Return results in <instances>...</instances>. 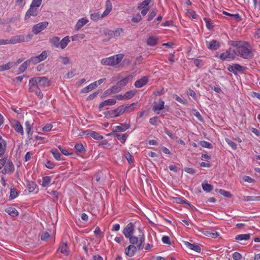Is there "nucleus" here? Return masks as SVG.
<instances>
[{
	"label": "nucleus",
	"instance_id": "obj_51",
	"mask_svg": "<svg viewBox=\"0 0 260 260\" xmlns=\"http://www.w3.org/2000/svg\"><path fill=\"white\" fill-rule=\"evenodd\" d=\"M59 58L62 60V63L64 65H67L71 63V60L68 57L60 56Z\"/></svg>",
	"mask_w": 260,
	"mask_h": 260
},
{
	"label": "nucleus",
	"instance_id": "obj_19",
	"mask_svg": "<svg viewBox=\"0 0 260 260\" xmlns=\"http://www.w3.org/2000/svg\"><path fill=\"white\" fill-rule=\"evenodd\" d=\"M68 249L69 248L67 242H62L59 244V249L61 253L64 254L66 255H69V251Z\"/></svg>",
	"mask_w": 260,
	"mask_h": 260
},
{
	"label": "nucleus",
	"instance_id": "obj_42",
	"mask_svg": "<svg viewBox=\"0 0 260 260\" xmlns=\"http://www.w3.org/2000/svg\"><path fill=\"white\" fill-rule=\"evenodd\" d=\"M29 64V60H26L20 66V67L19 68V72L21 73L24 72L26 70V69Z\"/></svg>",
	"mask_w": 260,
	"mask_h": 260
},
{
	"label": "nucleus",
	"instance_id": "obj_63",
	"mask_svg": "<svg viewBox=\"0 0 260 260\" xmlns=\"http://www.w3.org/2000/svg\"><path fill=\"white\" fill-rule=\"evenodd\" d=\"M52 124L50 123L47 124L42 128V130L44 132H49L52 129Z\"/></svg>",
	"mask_w": 260,
	"mask_h": 260
},
{
	"label": "nucleus",
	"instance_id": "obj_32",
	"mask_svg": "<svg viewBox=\"0 0 260 260\" xmlns=\"http://www.w3.org/2000/svg\"><path fill=\"white\" fill-rule=\"evenodd\" d=\"M222 13L226 16H230L232 18H233L234 19H235V20H236L237 21H240L241 20H242V18L240 16L239 14H231V13H229L226 11H223L222 12Z\"/></svg>",
	"mask_w": 260,
	"mask_h": 260
},
{
	"label": "nucleus",
	"instance_id": "obj_59",
	"mask_svg": "<svg viewBox=\"0 0 260 260\" xmlns=\"http://www.w3.org/2000/svg\"><path fill=\"white\" fill-rule=\"evenodd\" d=\"M42 2V0H32L30 5H32L33 6L39 8L41 5Z\"/></svg>",
	"mask_w": 260,
	"mask_h": 260
},
{
	"label": "nucleus",
	"instance_id": "obj_26",
	"mask_svg": "<svg viewBox=\"0 0 260 260\" xmlns=\"http://www.w3.org/2000/svg\"><path fill=\"white\" fill-rule=\"evenodd\" d=\"M13 127H14L15 130L17 133H20L21 135H23L24 132H23V127L19 121L16 120L15 124Z\"/></svg>",
	"mask_w": 260,
	"mask_h": 260
},
{
	"label": "nucleus",
	"instance_id": "obj_14",
	"mask_svg": "<svg viewBox=\"0 0 260 260\" xmlns=\"http://www.w3.org/2000/svg\"><path fill=\"white\" fill-rule=\"evenodd\" d=\"M129 125L126 123H120V125L116 126L113 128V132H123L129 128Z\"/></svg>",
	"mask_w": 260,
	"mask_h": 260
},
{
	"label": "nucleus",
	"instance_id": "obj_58",
	"mask_svg": "<svg viewBox=\"0 0 260 260\" xmlns=\"http://www.w3.org/2000/svg\"><path fill=\"white\" fill-rule=\"evenodd\" d=\"M209 87L212 89V90H214L215 92H216L217 93H221L222 92L221 89L219 87H216V86H213V85H209Z\"/></svg>",
	"mask_w": 260,
	"mask_h": 260
},
{
	"label": "nucleus",
	"instance_id": "obj_4",
	"mask_svg": "<svg viewBox=\"0 0 260 260\" xmlns=\"http://www.w3.org/2000/svg\"><path fill=\"white\" fill-rule=\"evenodd\" d=\"M31 39V35H27L26 36L24 35H17L12 37L11 39L9 40L10 44H16L18 43L28 42Z\"/></svg>",
	"mask_w": 260,
	"mask_h": 260
},
{
	"label": "nucleus",
	"instance_id": "obj_54",
	"mask_svg": "<svg viewBox=\"0 0 260 260\" xmlns=\"http://www.w3.org/2000/svg\"><path fill=\"white\" fill-rule=\"evenodd\" d=\"M141 20H142L141 16L139 13L137 14L135 16L133 17L132 18V21L135 22V23H138V22H140Z\"/></svg>",
	"mask_w": 260,
	"mask_h": 260
},
{
	"label": "nucleus",
	"instance_id": "obj_40",
	"mask_svg": "<svg viewBox=\"0 0 260 260\" xmlns=\"http://www.w3.org/2000/svg\"><path fill=\"white\" fill-rule=\"evenodd\" d=\"M90 133V136H91L95 140H101L103 138L102 136H101L99 133L96 132L91 131V132Z\"/></svg>",
	"mask_w": 260,
	"mask_h": 260
},
{
	"label": "nucleus",
	"instance_id": "obj_3",
	"mask_svg": "<svg viewBox=\"0 0 260 260\" xmlns=\"http://www.w3.org/2000/svg\"><path fill=\"white\" fill-rule=\"evenodd\" d=\"M122 54L105 58L102 59L101 63L106 66H114L118 64L123 57Z\"/></svg>",
	"mask_w": 260,
	"mask_h": 260
},
{
	"label": "nucleus",
	"instance_id": "obj_20",
	"mask_svg": "<svg viewBox=\"0 0 260 260\" xmlns=\"http://www.w3.org/2000/svg\"><path fill=\"white\" fill-rule=\"evenodd\" d=\"M88 22V20L86 17L82 18L78 20L75 26L76 29L79 30L85 25Z\"/></svg>",
	"mask_w": 260,
	"mask_h": 260
},
{
	"label": "nucleus",
	"instance_id": "obj_56",
	"mask_svg": "<svg viewBox=\"0 0 260 260\" xmlns=\"http://www.w3.org/2000/svg\"><path fill=\"white\" fill-rule=\"evenodd\" d=\"M161 240L162 242L165 244H167L168 245H171V243L170 241V237L167 236H164L162 237Z\"/></svg>",
	"mask_w": 260,
	"mask_h": 260
},
{
	"label": "nucleus",
	"instance_id": "obj_1",
	"mask_svg": "<svg viewBox=\"0 0 260 260\" xmlns=\"http://www.w3.org/2000/svg\"><path fill=\"white\" fill-rule=\"evenodd\" d=\"M50 85V81L46 77H36L31 78L29 80L28 91L30 92H35L40 99L43 97L41 89Z\"/></svg>",
	"mask_w": 260,
	"mask_h": 260
},
{
	"label": "nucleus",
	"instance_id": "obj_9",
	"mask_svg": "<svg viewBox=\"0 0 260 260\" xmlns=\"http://www.w3.org/2000/svg\"><path fill=\"white\" fill-rule=\"evenodd\" d=\"M38 8L33 6L32 5H30L29 9L26 12L24 19L25 20H28L30 16L36 17L38 15Z\"/></svg>",
	"mask_w": 260,
	"mask_h": 260
},
{
	"label": "nucleus",
	"instance_id": "obj_53",
	"mask_svg": "<svg viewBox=\"0 0 260 260\" xmlns=\"http://www.w3.org/2000/svg\"><path fill=\"white\" fill-rule=\"evenodd\" d=\"M226 142L234 150L237 148V144L229 139H225Z\"/></svg>",
	"mask_w": 260,
	"mask_h": 260
},
{
	"label": "nucleus",
	"instance_id": "obj_61",
	"mask_svg": "<svg viewBox=\"0 0 260 260\" xmlns=\"http://www.w3.org/2000/svg\"><path fill=\"white\" fill-rule=\"evenodd\" d=\"M123 31L122 28H118L114 31L113 36L114 38L118 37L120 36L121 33Z\"/></svg>",
	"mask_w": 260,
	"mask_h": 260
},
{
	"label": "nucleus",
	"instance_id": "obj_8",
	"mask_svg": "<svg viewBox=\"0 0 260 260\" xmlns=\"http://www.w3.org/2000/svg\"><path fill=\"white\" fill-rule=\"evenodd\" d=\"M135 104V103H132L131 104H127L126 105H123L119 106L117 108L114 110L116 114V116H117V117L120 116L126 111L129 108L133 106Z\"/></svg>",
	"mask_w": 260,
	"mask_h": 260
},
{
	"label": "nucleus",
	"instance_id": "obj_16",
	"mask_svg": "<svg viewBox=\"0 0 260 260\" xmlns=\"http://www.w3.org/2000/svg\"><path fill=\"white\" fill-rule=\"evenodd\" d=\"M220 47L219 42L215 40H212L208 45V48L212 50H216Z\"/></svg>",
	"mask_w": 260,
	"mask_h": 260
},
{
	"label": "nucleus",
	"instance_id": "obj_27",
	"mask_svg": "<svg viewBox=\"0 0 260 260\" xmlns=\"http://www.w3.org/2000/svg\"><path fill=\"white\" fill-rule=\"evenodd\" d=\"M70 42V40L69 36H66L63 38L61 41H60L59 47L62 49H64L69 43Z\"/></svg>",
	"mask_w": 260,
	"mask_h": 260
},
{
	"label": "nucleus",
	"instance_id": "obj_5",
	"mask_svg": "<svg viewBox=\"0 0 260 260\" xmlns=\"http://www.w3.org/2000/svg\"><path fill=\"white\" fill-rule=\"evenodd\" d=\"M5 160V164L4 166V169L2 170L1 173L3 174H10L14 171V166L12 162L10 160H7V158H3Z\"/></svg>",
	"mask_w": 260,
	"mask_h": 260
},
{
	"label": "nucleus",
	"instance_id": "obj_18",
	"mask_svg": "<svg viewBox=\"0 0 260 260\" xmlns=\"http://www.w3.org/2000/svg\"><path fill=\"white\" fill-rule=\"evenodd\" d=\"M109 135H113L115 138L119 140L122 143H124L128 137V135L126 134H118L117 133H113L109 134Z\"/></svg>",
	"mask_w": 260,
	"mask_h": 260
},
{
	"label": "nucleus",
	"instance_id": "obj_13",
	"mask_svg": "<svg viewBox=\"0 0 260 260\" xmlns=\"http://www.w3.org/2000/svg\"><path fill=\"white\" fill-rule=\"evenodd\" d=\"M132 78L133 76L129 75L119 81L117 82L116 84L121 89L128 83L130 80L132 79Z\"/></svg>",
	"mask_w": 260,
	"mask_h": 260
},
{
	"label": "nucleus",
	"instance_id": "obj_50",
	"mask_svg": "<svg viewBox=\"0 0 260 260\" xmlns=\"http://www.w3.org/2000/svg\"><path fill=\"white\" fill-rule=\"evenodd\" d=\"M39 61L44 60L47 57V53L46 51H43L41 54L37 55Z\"/></svg>",
	"mask_w": 260,
	"mask_h": 260
},
{
	"label": "nucleus",
	"instance_id": "obj_57",
	"mask_svg": "<svg viewBox=\"0 0 260 260\" xmlns=\"http://www.w3.org/2000/svg\"><path fill=\"white\" fill-rule=\"evenodd\" d=\"M204 20L206 22V26L207 28L210 30L212 29L213 27V25L210 23L209 20L207 18H204Z\"/></svg>",
	"mask_w": 260,
	"mask_h": 260
},
{
	"label": "nucleus",
	"instance_id": "obj_64",
	"mask_svg": "<svg viewBox=\"0 0 260 260\" xmlns=\"http://www.w3.org/2000/svg\"><path fill=\"white\" fill-rule=\"evenodd\" d=\"M50 237V234L47 232L44 233L42 234L41 236V239L43 241L46 240Z\"/></svg>",
	"mask_w": 260,
	"mask_h": 260
},
{
	"label": "nucleus",
	"instance_id": "obj_44",
	"mask_svg": "<svg viewBox=\"0 0 260 260\" xmlns=\"http://www.w3.org/2000/svg\"><path fill=\"white\" fill-rule=\"evenodd\" d=\"M136 93V90H129V91H127L124 94L125 99L127 100V99H131L135 95Z\"/></svg>",
	"mask_w": 260,
	"mask_h": 260
},
{
	"label": "nucleus",
	"instance_id": "obj_41",
	"mask_svg": "<svg viewBox=\"0 0 260 260\" xmlns=\"http://www.w3.org/2000/svg\"><path fill=\"white\" fill-rule=\"evenodd\" d=\"M50 152L52 154L54 158L57 160H60V154L58 151L56 149H52L50 150Z\"/></svg>",
	"mask_w": 260,
	"mask_h": 260
},
{
	"label": "nucleus",
	"instance_id": "obj_17",
	"mask_svg": "<svg viewBox=\"0 0 260 260\" xmlns=\"http://www.w3.org/2000/svg\"><path fill=\"white\" fill-rule=\"evenodd\" d=\"M148 82V77L144 76L141 79L137 80L135 83V86L137 88H140L146 85Z\"/></svg>",
	"mask_w": 260,
	"mask_h": 260
},
{
	"label": "nucleus",
	"instance_id": "obj_11",
	"mask_svg": "<svg viewBox=\"0 0 260 260\" xmlns=\"http://www.w3.org/2000/svg\"><path fill=\"white\" fill-rule=\"evenodd\" d=\"M184 246L189 248L191 250H194L197 252L200 253L201 249L200 246L196 243L191 244L187 241H183Z\"/></svg>",
	"mask_w": 260,
	"mask_h": 260
},
{
	"label": "nucleus",
	"instance_id": "obj_34",
	"mask_svg": "<svg viewBox=\"0 0 260 260\" xmlns=\"http://www.w3.org/2000/svg\"><path fill=\"white\" fill-rule=\"evenodd\" d=\"M26 186L28 191L31 192L35 189L37 184L33 181H28Z\"/></svg>",
	"mask_w": 260,
	"mask_h": 260
},
{
	"label": "nucleus",
	"instance_id": "obj_23",
	"mask_svg": "<svg viewBox=\"0 0 260 260\" xmlns=\"http://www.w3.org/2000/svg\"><path fill=\"white\" fill-rule=\"evenodd\" d=\"M106 9L105 11L101 14L102 17L103 18L105 16L108 15L112 10V5L109 0L106 1Z\"/></svg>",
	"mask_w": 260,
	"mask_h": 260
},
{
	"label": "nucleus",
	"instance_id": "obj_52",
	"mask_svg": "<svg viewBox=\"0 0 260 260\" xmlns=\"http://www.w3.org/2000/svg\"><path fill=\"white\" fill-rule=\"evenodd\" d=\"M156 13H157L156 9H153L148 16V18L147 19L148 21H150L152 20L154 18V17L156 16Z\"/></svg>",
	"mask_w": 260,
	"mask_h": 260
},
{
	"label": "nucleus",
	"instance_id": "obj_62",
	"mask_svg": "<svg viewBox=\"0 0 260 260\" xmlns=\"http://www.w3.org/2000/svg\"><path fill=\"white\" fill-rule=\"evenodd\" d=\"M242 258V255L240 253L235 252L233 254V258L234 260H240Z\"/></svg>",
	"mask_w": 260,
	"mask_h": 260
},
{
	"label": "nucleus",
	"instance_id": "obj_45",
	"mask_svg": "<svg viewBox=\"0 0 260 260\" xmlns=\"http://www.w3.org/2000/svg\"><path fill=\"white\" fill-rule=\"evenodd\" d=\"M51 178L50 176H45L43 178L42 186L43 187L47 186L50 183Z\"/></svg>",
	"mask_w": 260,
	"mask_h": 260
},
{
	"label": "nucleus",
	"instance_id": "obj_33",
	"mask_svg": "<svg viewBox=\"0 0 260 260\" xmlns=\"http://www.w3.org/2000/svg\"><path fill=\"white\" fill-rule=\"evenodd\" d=\"M7 143L5 140L0 142V156L3 155L6 152Z\"/></svg>",
	"mask_w": 260,
	"mask_h": 260
},
{
	"label": "nucleus",
	"instance_id": "obj_10",
	"mask_svg": "<svg viewBox=\"0 0 260 260\" xmlns=\"http://www.w3.org/2000/svg\"><path fill=\"white\" fill-rule=\"evenodd\" d=\"M134 231V225L132 222H129L124 228L123 233L126 238H128L133 235Z\"/></svg>",
	"mask_w": 260,
	"mask_h": 260
},
{
	"label": "nucleus",
	"instance_id": "obj_15",
	"mask_svg": "<svg viewBox=\"0 0 260 260\" xmlns=\"http://www.w3.org/2000/svg\"><path fill=\"white\" fill-rule=\"evenodd\" d=\"M116 103V101L114 99H110L105 100L99 105V108L100 110L106 106H111L115 105Z\"/></svg>",
	"mask_w": 260,
	"mask_h": 260
},
{
	"label": "nucleus",
	"instance_id": "obj_22",
	"mask_svg": "<svg viewBox=\"0 0 260 260\" xmlns=\"http://www.w3.org/2000/svg\"><path fill=\"white\" fill-rule=\"evenodd\" d=\"M5 211L12 217H16L18 215V211L14 207H8L5 209Z\"/></svg>",
	"mask_w": 260,
	"mask_h": 260
},
{
	"label": "nucleus",
	"instance_id": "obj_49",
	"mask_svg": "<svg viewBox=\"0 0 260 260\" xmlns=\"http://www.w3.org/2000/svg\"><path fill=\"white\" fill-rule=\"evenodd\" d=\"M200 144L203 147L207 148L209 149L212 148V145L208 142L205 141H200Z\"/></svg>",
	"mask_w": 260,
	"mask_h": 260
},
{
	"label": "nucleus",
	"instance_id": "obj_37",
	"mask_svg": "<svg viewBox=\"0 0 260 260\" xmlns=\"http://www.w3.org/2000/svg\"><path fill=\"white\" fill-rule=\"evenodd\" d=\"M128 238H129V243L131 244V245H137L139 244L138 237L132 235Z\"/></svg>",
	"mask_w": 260,
	"mask_h": 260
},
{
	"label": "nucleus",
	"instance_id": "obj_46",
	"mask_svg": "<svg viewBox=\"0 0 260 260\" xmlns=\"http://www.w3.org/2000/svg\"><path fill=\"white\" fill-rule=\"evenodd\" d=\"M90 18L93 21H97L101 18H102L101 14L100 13H92L90 15Z\"/></svg>",
	"mask_w": 260,
	"mask_h": 260
},
{
	"label": "nucleus",
	"instance_id": "obj_28",
	"mask_svg": "<svg viewBox=\"0 0 260 260\" xmlns=\"http://www.w3.org/2000/svg\"><path fill=\"white\" fill-rule=\"evenodd\" d=\"M229 44L233 47H237V49H239L242 44H246V41H230L229 42Z\"/></svg>",
	"mask_w": 260,
	"mask_h": 260
},
{
	"label": "nucleus",
	"instance_id": "obj_38",
	"mask_svg": "<svg viewBox=\"0 0 260 260\" xmlns=\"http://www.w3.org/2000/svg\"><path fill=\"white\" fill-rule=\"evenodd\" d=\"M215 191L216 192L218 191L221 194H222V196H223L225 197L231 198L232 197V194L229 191H225V190L221 189H216Z\"/></svg>",
	"mask_w": 260,
	"mask_h": 260
},
{
	"label": "nucleus",
	"instance_id": "obj_25",
	"mask_svg": "<svg viewBox=\"0 0 260 260\" xmlns=\"http://www.w3.org/2000/svg\"><path fill=\"white\" fill-rule=\"evenodd\" d=\"M50 44L55 48H58L60 45V38L58 37H53L49 40Z\"/></svg>",
	"mask_w": 260,
	"mask_h": 260
},
{
	"label": "nucleus",
	"instance_id": "obj_30",
	"mask_svg": "<svg viewBox=\"0 0 260 260\" xmlns=\"http://www.w3.org/2000/svg\"><path fill=\"white\" fill-rule=\"evenodd\" d=\"M250 234H240L237 235L235 237V239L236 240H248L250 239Z\"/></svg>",
	"mask_w": 260,
	"mask_h": 260
},
{
	"label": "nucleus",
	"instance_id": "obj_39",
	"mask_svg": "<svg viewBox=\"0 0 260 260\" xmlns=\"http://www.w3.org/2000/svg\"><path fill=\"white\" fill-rule=\"evenodd\" d=\"M145 240V236L143 234L141 235H139V244L137 245V247L139 250L143 248V243Z\"/></svg>",
	"mask_w": 260,
	"mask_h": 260
},
{
	"label": "nucleus",
	"instance_id": "obj_24",
	"mask_svg": "<svg viewBox=\"0 0 260 260\" xmlns=\"http://www.w3.org/2000/svg\"><path fill=\"white\" fill-rule=\"evenodd\" d=\"M98 86L96 82H93L81 90L82 93H87Z\"/></svg>",
	"mask_w": 260,
	"mask_h": 260
},
{
	"label": "nucleus",
	"instance_id": "obj_48",
	"mask_svg": "<svg viewBox=\"0 0 260 260\" xmlns=\"http://www.w3.org/2000/svg\"><path fill=\"white\" fill-rule=\"evenodd\" d=\"M18 195V192L16 189L15 188H11L10 190V199L12 200L17 197Z\"/></svg>",
	"mask_w": 260,
	"mask_h": 260
},
{
	"label": "nucleus",
	"instance_id": "obj_6",
	"mask_svg": "<svg viewBox=\"0 0 260 260\" xmlns=\"http://www.w3.org/2000/svg\"><path fill=\"white\" fill-rule=\"evenodd\" d=\"M237 54V52H236V50H233L232 51L228 50L226 51L225 52L222 53L220 54L219 58L220 59L222 60H233L235 57V55Z\"/></svg>",
	"mask_w": 260,
	"mask_h": 260
},
{
	"label": "nucleus",
	"instance_id": "obj_2",
	"mask_svg": "<svg viewBox=\"0 0 260 260\" xmlns=\"http://www.w3.org/2000/svg\"><path fill=\"white\" fill-rule=\"evenodd\" d=\"M250 45L246 42V44H242L239 49H237L236 52H237V55L240 56L244 59H251L253 57V54L252 52L248 48Z\"/></svg>",
	"mask_w": 260,
	"mask_h": 260
},
{
	"label": "nucleus",
	"instance_id": "obj_7",
	"mask_svg": "<svg viewBox=\"0 0 260 260\" xmlns=\"http://www.w3.org/2000/svg\"><path fill=\"white\" fill-rule=\"evenodd\" d=\"M48 25V22L47 21H43L33 26L32 31L35 34L37 35L41 31L45 29Z\"/></svg>",
	"mask_w": 260,
	"mask_h": 260
},
{
	"label": "nucleus",
	"instance_id": "obj_35",
	"mask_svg": "<svg viewBox=\"0 0 260 260\" xmlns=\"http://www.w3.org/2000/svg\"><path fill=\"white\" fill-rule=\"evenodd\" d=\"M202 187L203 189L206 192H209L211 191L213 189V186L207 183H202Z\"/></svg>",
	"mask_w": 260,
	"mask_h": 260
},
{
	"label": "nucleus",
	"instance_id": "obj_36",
	"mask_svg": "<svg viewBox=\"0 0 260 260\" xmlns=\"http://www.w3.org/2000/svg\"><path fill=\"white\" fill-rule=\"evenodd\" d=\"M13 66V62H9L8 63L0 66V71H4L8 70L11 69Z\"/></svg>",
	"mask_w": 260,
	"mask_h": 260
},
{
	"label": "nucleus",
	"instance_id": "obj_21",
	"mask_svg": "<svg viewBox=\"0 0 260 260\" xmlns=\"http://www.w3.org/2000/svg\"><path fill=\"white\" fill-rule=\"evenodd\" d=\"M158 42V38L154 36L149 37L146 43L148 46H154L157 45Z\"/></svg>",
	"mask_w": 260,
	"mask_h": 260
},
{
	"label": "nucleus",
	"instance_id": "obj_43",
	"mask_svg": "<svg viewBox=\"0 0 260 260\" xmlns=\"http://www.w3.org/2000/svg\"><path fill=\"white\" fill-rule=\"evenodd\" d=\"M151 2V0H145L140 4H139L137 7L138 10H141L143 9L144 7L148 6Z\"/></svg>",
	"mask_w": 260,
	"mask_h": 260
},
{
	"label": "nucleus",
	"instance_id": "obj_60",
	"mask_svg": "<svg viewBox=\"0 0 260 260\" xmlns=\"http://www.w3.org/2000/svg\"><path fill=\"white\" fill-rule=\"evenodd\" d=\"M116 113L114 111V110H110L108 111L107 113V116H108L110 118H115L117 117V116H116Z\"/></svg>",
	"mask_w": 260,
	"mask_h": 260
},
{
	"label": "nucleus",
	"instance_id": "obj_12",
	"mask_svg": "<svg viewBox=\"0 0 260 260\" xmlns=\"http://www.w3.org/2000/svg\"><path fill=\"white\" fill-rule=\"evenodd\" d=\"M137 248V246H136L133 245H130L125 248V253L128 256H133L135 254Z\"/></svg>",
	"mask_w": 260,
	"mask_h": 260
},
{
	"label": "nucleus",
	"instance_id": "obj_29",
	"mask_svg": "<svg viewBox=\"0 0 260 260\" xmlns=\"http://www.w3.org/2000/svg\"><path fill=\"white\" fill-rule=\"evenodd\" d=\"M75 150L80 153L83 154L86 152V149L81 143H77L74 147Z\"/></svg>",
	"mask_w": 260,
	"mask_h": 260
},
{
	"label": "nucleus",
	"instance_id": "obj_31",
	"mask_svg": "<svg viewBox=\"0 0 260 260\" xmlns=\"http://www.w3.org/2000/svg\"><path fill=\"white\" fill-rule=\"evenodd\" d=\"M164 101L161 99H159L158 104L156 105H154L153 107V111H156V110H160L163 109L164 108Z\"/></svg>",
	"mask_w": 260,
	"mask_h": 260
},
{
	"label": "nucleus",
	"instance_id": "obj_47",
	"mask_svg": "<svg viewBox=\"0 0 260 260\" xmlns=\"http://www.w3.org/2000/svg\"><path fill=\"white\" fill-rule=\"evenodd\" d=\"M245 201H259L260 197H255V196H247L244 198V199Z\"/></svg>",
	"mask_w": 260,
	"mask_h": 260
},
{
	"label": "nucleus",
	"instance_id": "obj_55",
	"mask_svg": "<svg viewBox=\"0 0 260 260\" xmlns=\"http://www.w3.org/2000/svg\"><path fill=\"white\" fill-rule=\"evenodd\" d=\"M174 202H176L177 204H186L187 202L181 198H174Z\"/></svg>",
	"mask_w": 260,
	"mask_h": 260
}]
</instances>
